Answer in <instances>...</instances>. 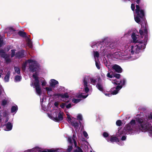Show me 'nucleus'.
<instances>
[{
    "instance_id": "obj_1",
    "label": "nucleus",
    "mask_w": 152,
    "mask_h": 152,
    "mask_svg": "<svg viewBox=\"0 0 152 152\" xmlns=\"http://www.w3.org/2000/svg\"><path fill=\"white\" fill-rule=\"evenodd\" d=\"M147 121H144L141 118L136 119V121L138 123V128L142 132L148 131L150 136L152 137V125L150 122L152 123V113L146 116Z\"/></svg>"
},
{
    "instance_id": "obj_2",
    "label": "nucleus",
    "mask_w": 152,
    "mask_h": 152,
    "mask_svg": "<svg viewBox=\"0 0 152 152\" xmlns=\"http://www.w3.org/2000/svg\"><path fill=\"white\" fill-rule=\"evenodd\" d=\"M136 9L135 11L137 16L134 17L135 21L138 23H140V21L142 24H145V38H147V28L148 26L145 17L144 11L143 10H140V7L139 5H136Z\"/></svg>"
},
{
    "instance_id": "obj_3",
    "label": "nucleus",
    "mask_w": 152,
    "mask_h": 152,
    "mask_svg": "<svg viewBox=\"0 0 152 152\" xmlns=\"http://www.w3.org/2000/svg\"><path fill=\"white\" fill-rule=\"evenodd\" d=\"M132 37L133 42L137 44H135L134 46H131V53L132 54L134 53L136 54L139 53L140 52V50L144 49L145 48L147 43L144 42L143 40L139 41L138 40H136L137 37L134 34H132Z\"/></svg>"
},
{
    "instance_id": "obj_4",
    "label": "nucleus",
    "mask_w": 152,
    "mask_h": 152,
    "mask_svg": "<svg viewBox=\"0 0 152 152\" xmlns=\"http://www.w3.org/2000/svg\"><path fill=\"white\" fill-rule=\"evenodd\" d=\"M136 122L134 120H132L126 126V130L129 132L136 131L137 129L135 127Z\"/></svg>"
},
{
    "instance_id": "obj_5",
    "label": "nucleus",
    "mask_w": 152,
    "mask_h": 152,
    "mask_svg": "<svg viewBox=\"0 0 152 152\" xmlns=\"http://www.w3.org/2000/svg\"><path fill=\"white\" fill-rule=\"evenodd\" d=\"M55 113L56 116H57V113L56 112ZM63 114H64L63 113H61V112H59L58 114V117L56 116L53 118V120L58 122L62 121L63 119Z\"/></svg>"
},
{
    "instance_id": "obj_6",
    "label": "nucleus",
    "mask_w": 152,
    "mask_h": 152,
    "mask_svg": "<svg viewBox=\"0 0 152 152\" xmlns=\"http://www.w3.org/2000/svg\"><path fill=\"white\" fill-rule=\"evenodd\" d=\"M142 24H142H142H141V28L140 29L139 31V33L140 34V35L141 36V37H143V35L145 36L144 40L143 41V42H147V40H148L147 37H148V32L147 31V38H145V31H144V30L145 29V26H143V27H142ZM143 26H144L143 25Z\"/></svg>"
},
{
    "instance_id": "obj_7",
    "label": "nucleus",
    "mask_w": 152,
    "mask_h": 152,
    "mask_svg": "<svg viewBox=\"0 0 152 152\" xmlns=\"http://www.w3.org/2000/svg\"><path fill=\"white\" fill-rule=\"evenodd\" d=\"M113 70H114L115 72L118 73H121L122 72L123 69L119 65L115 64L112 67Z\"/></svg>"
},
{
    "instance_id": "obj_8",
    "label": "nucleus",
    "mask_w": 152,
    "mask_h": 152,
    "mask_svg": "<svg viewBox=\"0 0 152 152\" xmlns=\"http://www.w3.org/2000/svg\"><path fill=\"white\" fill-rule=\"evenodd\" d=\"M66 115L69 122L72 125L74 126L75 128L77 129L79 126V124L78 122L77 121L74 122V121H72V119L70 117V116L68 114H67Z\"/></svg>"
},
{
    "instance_id": "obj_9",
    "label": "nucleus",
    "mask_w": 152,
    "mask_h": 152,
    "mask_svg": "<svg viewBox=\"0 0 152 152\" xmlns=\"http://www.w3.org/2000/svg\"><path fill=\"white\" fill-rule=\"evenodd\" d=\"M38 68V66L36 62L31 64L29 65L30 70L32 72H36Z\"/></svg>"
},
{
    "instance_id": "obj_10",
    "label": "nucleus",
    "mask_w": 152,
    "mask_h": 152,
    "mask_svg": "<svg viewBox=\"0 0 152 152\" xmlns=\"http://www.w3.org/2000/svg\"><path fill=\"white\" fill-rule=\"evenodd\" d=\"M15 55L18 58H23L24 57V51L23 50L19 51L16 53Z\"/></svg>"
},
{
    "instance_id": "obj_11",
    "label": "nucleus",
    "mask_w": 152,
    "mask_h": 152,
    "mask_svg": "<svg viewBox=\"0 0 152 152\" xmlns=\"http://www.w3.org/2000/svg\"><path fill=\"white\" fill-rule=\"evenodd\" d=\"M35 87V90L36 93L39 95L41 94V89L40 87L39 83L38 84L36 85V84L34 85Z\"/></svg>"
},
{
    "instance_id": "obj_12",
    "label": "nucleus",
    "mask_w": 152,
    "mask_h": 152,
    "mask_svg": "<svg viewBox=\"0 0 152 152\" xmlns=\"http://www.w3.org/2000/svg\"><path fill=\"white\" fill-rule=\"evenodd\" d=\"M58 83V82L55 80L53 79L50 80V85L52 87H54Z\"/></svg>"
},
{
    "instance_id": "obj_13",
    "label": "nucleus",
    "mask_w": 152,
    "mask_h": 152,
    "mask_svg": "<svg viewBox=\"0 0 152 152\" xmlns=\"http://www.w3.org/2000/svg\"><path fill=\"white\" fill-rule=\"evenodd\" d=\"M6 127L7 130L6 131H9L11 130L12 128V125L11 123L10 122H8L7 124L4 125Z\"/></svg>"
},
{
    "instance_id": "obj_14",
    "label": "nucleus",
    "mask_w": 152,
    "mask_h": 152,
    "mask_svg": "<svg viewBox=\"0 0 152 152\" xmlns=\"http://www.w3.org/2000/svg\"><path fill=\"white\" fill-rule=\"evenodd\" d=\"M32 77L34 79L35 82L34 83V85L36 84V85L38 84L39 83V81L38 77L36 74H33L32 75Z\"/></svg>"
},
{
    "instance_id": "obj_15",
    "label": "nucleus",
    "mask_w": 152,
    "mask_h": 152,
    "mask_svg": "<svg viewBox=\"0 0 152 152\" xmlns=\"http://www.w3.org/2000/svg\"><path fill=\"white\" fill-rule=\"evenodd\" d=\"M96 87L98 90L101 91L103 92L104 90V88L103 86L100 83H97Z\"/></svg>"
},
{
    "instance_id": "obj_16",
    "label": "nucleus",
    "mask_w": 152,
    "mask_h": 152,
    "mask_svg": "<svg viewBox=\"0 0 152 152\" xmlns=\"http://www.w3.org/2000/svg\"><path fill=\"white\" fill-rule=\"evenodd\" d=\"M10 71H8L7 72V73L4 78V80L5 82H8L9 81L10 78Z\"/></svg>"
},
{
    "instance_id": "obj_17",
    "label": "nucleus",
    "mask_w": 152,
    "mask_h": 152,
    "mask_svg": "<svg viewBox=\"0 0 152 152\" xmlns=\"http://www.w3.org/2000/svg\"><path fill=\"white\" fill-rule=\"evenodd\" d=\"M0 55L1 57L4 58L7 55L3 49H0Z\"/></svg>"
},
{
    "instance_id": "obj_18",
    "label": "nucleus",
    "mask_w": 152,
    "mask_h": 152,
    "mask_svg": "<svg viewBox=\"0 0 152 152\" xmlns=\"http://www.w3.org/2000/svg\"><path fill=\"white\" fill-rule=\"evenodd\" d=\"M18 34L20 36L23 37H26V33L22 31H19Z\"/></svg>"
},
{
    "instance_id": "obj_19",
    "label": "nucleus",
    "mask_w": 152,
    "mask_h": 152,
    "mask_svg": "<svg viewBox=\"0 0 152 152\" xmlns=\"http://www.w3.org/2000/svg\"><path fill=\"white\" fill-rule=\"evenodd\" d=\"M110 141L111 142H119L118 139L116 137H111L110 139Z\"/></svg>"
},
{
    "instance_id": "obj_20",
    "label": "nucleus",
    "mask_w": 152,
    "mask_h": 152,
    "mask_svg": "<svg viewBox=\"0 0 152 152\" xmlns=\"http://www.w3.org/2000/svg\"><path fill=\"white\" fill-rule=\"evenodd\" d=\"M18 110V107L17 105L13 106L11 108V112L12 113L16 112Z\"/></svg>"
},
{
    "instance_id": "obj_21",
    "label": "nucleus",
    "mask_w": 152,
    "mask_h": 152,
    "mask_svg": "<svg viewBox=\"0 0 152 152\" xmlns=\"http://www.w3.org/2000/svg\"><path fill=\"white\" fill-rule=\"evenodd\" d=\"M83 85L84 87L88 86V82L87 80V78L86 77H85L83 78Z\"/></svg>"
},
{
    "instance_id": "obj_22",
    "label": "nucleus",
    "mask_w": 152,
    "mask_h": 152,
    "mask_svg": "<svg viewBox=\"0 0 152 152\" xmlns=\"http://www.w3.org/2000/svg\"><path fill=\"white\" fill-rule=\"evenodd\" d=\"M21 77L18 75H16L15 77V82L20 81L21 80Z\"/></svg>"
},
{
    "instance_id": "obj_23",
    "label": "nucleus",
    "mask_w": 152,
    "mask_h": 152,
    "mask_svg": "<svg viewBox=\"0 0 152 152\" xmlns=\"http://www.w3.org/2000/svg\"><path fill=\"white\" fill-rule=\"evenodd\" d=\"M61 97L62 99L69 98V96L67 93H65L64 94H61Z\"/></svg>"
},
{
    "instance_id": "obj_24",
    "label": "nucleus",
    "mask_w": 152,
    "mask_h": 152,
    "mask_svg": "<svg viewBox=\"0 0 152 152\" xmlns=\"http://www.w3.org/2000/svg\"><path fill=\"white\" fill-rule=\"evenodd\" d=\"M14 70L16 73L18 74H20V68L17 66H15L14 67Z\"/></svg>"
},
{
    "instance_id": "obj_25",
    "label": "nucleus",
    "mask_w": 152,
    "mask_h": 152,
    "mask_svg": "<svg viewBox=\"0 0 152 152\" xmlns=\"http://www.w3.org/2000/svg\"><path fill=\"white\" fill-rule=\"evenodd\" d=\"M91 83L94 85H95L96 82V80L92 78H90Z\"/></svg>"
},
{
    "instance_id": "obj_26",
    "label": "nucleus",
    "mask_w": 152,
    "mask_h": 152,
    "mask_svg": "<svg viewBox=\"0 0 152 152\" xmlns=\"http://www.w3.org/2000/svg\"><path fill=\"white\" fill-rule=\"evenodd\" d=\"M6 62L7 63H9L11 62V59L9 58V56L7 55V56L4 58Z\"/></svg>"
},
{
    "instance_id": "obj_27",
    "label": "nucleus",
    "mask_w": 152,
    "mask_h": 152,
    "mask_svg": "<svg viewBox=\"0 0 152 152\" xmlns=\"http://www.w3.org/2000/svg\"><path fill=\"white\" fill-rule=\"evenodd\" d=\"M80 101V99H73L72 100V102L74 103H77L79 102Z\"/></svg>"
},
{
    "instance_id": "obj_28",
    "label": "nucleus",
    "mask_w": 152,
    "mask_h": 152,
    "mask_svg": "<svg viewBox=\"0 0 152 152\" xmlns=\"http://www.w3.org/2000/svg\"><path fill=\"white\" fill-rule=\"evenodd\" d=\"M3 44V37L0 34V47Z\"/></svg>"
},
{
    "instance_id": "obj_29",
    "label": "nucleus",
    "mask_w": 152,
    "mask_h": 152,
    "mask_svg": "<svg viewBox=\"0 0 152 152\" xmlns=\"http://www.w3.org/2000/svg\"><path fill=\"white\" fill-rule=\"evenodd\" d=\"M72 137H68L67 140L68 142L71 145H73V142H72Z\"/></svg>"
},
{
    "instance_id": "obj_30",
    "label": "nucleus",
    "mask_w": 152,
    "mask_h": 152,
    "mask_svg": "<svg viewBox=\"0 0 152 152\" xmlns=\"http://www.w3.org/2000/svg\"><path fill=\"white\" fill-rule=\"evenodd\" d=\"M88 96V95L85 96L83 95V94L81 93L80 94H79L78 96V98H82L84 99L86 98L87 96Z\"/></svg>"
},
{
    "instance_id": "obj_31",
    "label": "nucleus",
    "mask_w": 152,
    "mask_h": 152,
    "mask_svg": "<svg viewBox=\"0 0 152 152\" xmlns=\"http://www.w3.org/2000/svg\"><path fill=\"white\" fill-rule=\"evenodd\" d=\"M121 75L119 74L115 73L113 74V77H115L117 79H119Z\"/></svg>"
},
{
    "instance_id": "obj_32",
    "label": "nucleus",
    "mask_w": 152,
    "mask_h": 152,
    "mask_svg": "<svg viewBox=\"0 0 152 152\" xmlns=\"http://www.w3.org/2000/svg\"><path fill=\"white\" fill-rule=\"evenodd\" d=\"M116 124L118 126H120L122 124L121 121L120 120H118L116 121Z\"/></svg>"
},
{
    "instance_id": "obj_33",
    "label": "nucleus",
    "mask_w": 152,
    "mask_h": 152,
    "mask_svg": "<svg viewBox=\"0 0 152 152\" xmlns=\"http://www.w3.org/2000/svg\"><path fill=\"white\" fill-rule=\"evenodd\" d=\"M27 45L29 48H32L33 46L32 43L30 40H29L27 42Z\"/></svg>"
},
{
    "instance_id": "obj_34",
    "label": "nucleus",
    "mask_w": 152,
    "mask_h": 152,
    "mask_svg": "<svg viewBox=\"0 0 152 152\" xmlns=\"http://www.w3.org/2000/svg\"><path fill=\"white\" fill-rule=\"evenodd\" d=\"M7 104V101L5 99L2 101L1 104L2 106H5Z\"/></svg>"
},
{
    "instance_id": "obj_35",
    "label": "nucleus",
    "mask_w": 152,
    "mask_h": 152,
    "mask_svg": "<svg viewBox=\"0 0 152 152\" xmlns=\"http://www.w3.org/2000/svg\"><path fill=\"white\" fill-rule=\"evenodd\" d=\"M72 145H69L68 146V148L67 149V151L70 152L72 151Z\"/></svg>"
},
{
    "instance_id": "obj_36",
    "label": "nucleus",
    "mask_w": 152,
    "mask_h": 152,
    "mask_svg": "<svg viewBox=\"0 0 152 152\" xmlns=\"http://www.w3.org/2000/svg\"><path fill=\"white\" fill-rule=\"evenodd\" d=\"M11 52H12L11 53V57L12 58L15 55V50L12 49V50H11Z\"/></svg>"
},
{
    "instance_id": "obj_37",
    "label": "nucleus",
    "mask_w": 152,
    "mask_h": 152,
    "mask_svg": "<svg viewBox=\"0 0 152 152\" xmlns=\"http://www.w3.org/2000/svg\"><path fill=\"white\" fill-rule=\"evenodd\" d=\"M95 64H96V66L97 68L99 69H100V65H99V64H100L99 62H97V61H96Z\"/></svg>"
},
{
    "instance_id": "obj_38",
    "label": "nucleus",
    "mask_w": 152,
    "mask_h": 152,
    "mask_svg": "<svg viewBox=\"0 0 152 152\" xmlns=\"http://www.w3.org/2000/svg\"><path fill=\"white\" fill-rule=\"evenodd\" d=\"M94 56L97 58H98L99 56V54L97 51L94 52Z\"/></svg>"
},
{
    "instance_id": "obj_39",
    "label": "nucleus",
    "mask_w": 152,
    "mask_h": 152,
    "mask_svg": "<svg viewBox=\"0 0 152 152\" xmlns=\"http://www.w3.org/2000/svg\"><path fill=\"white\" fill-rule=\"evenodd\" d=\"M107 76L108 77L112 78H113V73L112 74H111V75H110V73H108L107 74Z\"/></svg>"
},
{
    "instance_id": "obj_40",
    "label": "nucleus",
    "mask_w": 152,
    "mask_h": 152,
    "mask_svg": "<svg viewBox=\"0 0 152 152\" xmlns=\"http://www.w3.org/2000/svg\"><path fill=\"white\" fill-rule=\"evenodd\" d=\"M126 81V80L125 78H123L120 81H121V85H122V86L125 85Z\"/></svg>"
},
{
    "instance_id": "obj_41",
    "label": "nucleus",
    "mask_w": 152,
    "mask_h": 152,
    "mask_svg": "<svg viewBox=\"0 0 152 152\" xmlns=\"http://www.w3.org/2000/svg\"><path fill=\"white\" fill-rule=\"evenodd\" d=\"M48 152H57V150L54 149H48Z\"/></svg>"
},
{
    "instance_id": "obj_42",
    "label": "nucleus",
    "mask_w": 152,
    "mask_h": 152,
    "mask_svg": "<svg viewBox=\"0 0 152 152\" xmlns=\"http://www.w3.org/2000/svg\"><path fill=\"white\" fill-rule=\"evenodd\" d=\"M78 120L82 121L83 120L82 115L80 114H79L77 116Z\"/></svg>"
},
{
    "instance_id": "obj_43",
    "label": "nucleus",
    "mask_w": 152,
    "mask_h": 152,
    "mask_svg": "<svg viewBox=\"0 0 152 152\" xmlns=\"http://www.w3.org/2000/svg\"><path fill=\"white\" fill-rule=\"evenodd\" d=\"M103 135L104 137H107L109 136V134L107 132H104L103 133Z\"/></svg>"
},
{
    "instance_id": "obj_44",
    "label": "nucleus",
    "mask_w": 152,
    "mask_h": 152,
    "mask_svg": "<svg viewBox=\"0 0 152 152\" xmlns=\"http://www.w3.org/2000/svg\"><path fill=\"white\" fill-rule=\"evenodd\" d=\"M114 54L115 56H117V57L120 56L121 54L120 52H115Z\"/></svg>"
},
{
    "instance_id": "obj_45",
    "label": "nucleus",
    "mask_w": 152,
    "mask_h": 152,
    "mask_svg": "<svg viewBox=\"0 0 152 152\" xmlns=\"http://www.w3.org/2000/svg\"><path fill=\"white\" fill-rule=\"evenodd\" d=\"M118 90L116 89V90H115L114 91H113L111 93V94H112V95H115L118 93Z\"/></svg>"
},
{
    "instance_id": "obj_46",
    "label": "nucleus",
    "mask_w": 152,
    "mask_h": 152,
    "mask_svg": "<svg viewBox=\"0 0 152 152\" xmlns=\"http://www.w3.org/2000/svg\"><path fill=\"white\" fill-rule=\"evenodd\" d=\"M122 87V85H121L120 86L118 85L116 87L115 89L116 90H118V91H119L120 89Z\"/></svg>"
},
{
    "instance_id": "obj_47",
    "label": "nucleus",
    "mask_w": 152,
    "mask_h": 152,
    "mask_svg": "<svg viewBox=\"0 0 152 152\" xmlns=\"http://www.w3.org/2000/svg\"><path fill=\"white\" fill-rule=\"evenodd\" d=\"M85 87L84 90L86 93H88L89 91V88L88 86L84 87Z\"/></svg>"
},
{
    "instance_id": "obj_48",
    "label": "nucleus",
    "mask_w": 152,
    "mask_h": 152,
    "mask_svg": "<svg viewBox=\"0 0 152 152\" xmlns=\"http://www.w3.org/2000/svg\"><path fill=\"white\" fill-rule=\"evenodd\" d=\"M61 94H55L53 95V96H57L59 97V96L61 97Z\"/></svg>"
},
{
    "instance_id": "obj_49",
    "label": "nucleus",
    "mask_w": 152,
    "mask_h": 152,
    "mask_svg": "<svg viewBox=\"0 0 152 152\" xmlns=\"http://www.w3.org/2000/svg\"><path fill=\"white\" fill-rule=\"evenodd\" d=\"M131 8L132 11H134V10L135 8V6L134 4H131Z\"/></svg>"
},
{
    "instance_id": "obj_50",
    "label": "nucleus",
    "mask_w": 152,
    "mask_h": 152,
    "mask_svg": "<svg viewBox=\"0 0 152 152\" xmlns=\"http://www.w3.org/2000/svg\"><path fill=\"white\" fill-rule=\"evenodd\" d=\"M52 92L53 91H47V93L48 95L50 97L53 96V95H52Z\"/></svg>"
},
{
    "instance_id": "obj_51",
    "label": "nucleus",
    "mask_w": 152,
    "mask_h": 152,
    "mask_svg": "<svg viewBox=\"0 0 152 152\" xmlns=\"http://www.w3.org/2000/svg\"><path fill=\"white\" fill-rule=\"evenodd\" d=\"M66 99L67 98L63 99H61V100L64 102H65L66 103H68L70 101L69 100H67Z\"/></svg>"
},
{
    "instance_id": "obj_52",
    "label": "nucleus",
    "mask_w": 152,
    "mask_h": 152,
    "mask_svg": "<svg viewBox=\"0 0 152 152\" xmlns=\"http://www.w3.org/2000/svg\"><path fill=\"white\" fill-rule=\"evenodd\" d=\"M83 134L85 137L87 138V137L88 135L87 133L86 132L84 131L83 132Z\"/></svg>"
},
{
    "instance_id": "obj_53",
    "label": "nucleus",
    "mask_w": 152,
    "mask_h": 152,
    "mask_svg": "<svg viewBox=\"0 0 152 152\" xmlns=\"http://www.w3.org/2000/svg\"><path fill=\"white\" fill-rule=\"evenodd\" d=\"M8 116V114L6 111H4L3 112V117H7Z\"/></svg>"
},
{
    "instance_id": "obj_54",
    "label": "nucleus",
    "mask_w": 152,
    "mask_h": 152,
    "mask_svg": "<svg viewBox=\"0 0 152 152\" xmlns=\"http://www.w3.org/2000/svg\"><path fill=\"white\" fill-rule=\"evenodd\" d=\"M121 83V81H115L114 82V83L116 84V85H120Z\"/></svg>"
},
{
    "instance_id": "obj_55",
    "label": "nucleus",
    "mask_w": 152,
    "mask_h": 152,
    "mask_svg": "<svg viewBox=\"0 0 152 152\" xmlns=\"http://www.w3.org/2000/svg\"><path fill=\"white\" fill-rule=\"evenodd\" d=\"M73 141L74 142V143L75 147L76 148H77V147H79V146H77V144L76 140H74Z\"/></svg>"
},
{
    "instance_id": "obj_56",
    "label": "nucleus",
    "mask_w": 152,
    "mask_h": 152,
    "mask_svg": "<svg viewBox=\"0 0 152 152\" xmlns=\"http://www.w3.org/2000/svg\"><path fill=\"white\" fill-rule=\"evenodd\" d=\"M66 104L65 103H62L60 105V106L62 108H63L65 106Z\"/></svg>"
},
{
    "instance_id": "obj_57",
    "label": "nucleus",
    "mask_w": 152,
    "mask_h": 152,
    "mask_svg": "<svg viewBox=\"0 0 152 152\" xmlns=\"http://www.w3.org/2000/svg\"><path fill=\"white\" fill-rule=\"evenodd\" d=\"M72 107V105L71 103H69L68 105H66V107L67 109H69L70 108Z\"/></svg>"
},
{
    "instance_id": "obj_58",
    "label": "nucleus",
    "mask_w": 152,
    "mask_h": 152,
    "mask_svg": "<svg viewBox=\"0 0 152 152\" xmlns=\"http://www.w3.org/2000/svg\"><path fill=\"white\" fill-rule=\"evenodd\" d=\"M28 62L29 63H33L34 62H36L35 61H34L32 59H28Z\"/></svg>"
},
{
    "instance_id": "obj_59",
    "label": "nucleus",
    "mask_w": 152,
    "mask_h": 152,
    "mask_svg": "<svg viewBox=\"0 0 152 152\" xmlns=\"http://www.w3.org/2000/svg\"><path fill=\"white\" fill-rule=\"evenodd\" d=\"M46 89L47 91H52V89L51 88L46 87Z\"/></svg>"
},
{
    "instance_id": "obj_60",
    "label": "nucleus",
    "mask_w": 152,
    "mask_h": 152,
    "mask_svg": "<svg viewBox=\"0 0 152 152\" xmlns=\"http://www.w3.org/2000/svg\"><path fill=\"white\" fill-rule=\"evenodd\" d=\"M105 95L106 96H109V97L111 96L112 95V94L111 93H106V94H105Z\"/></svg>"
},
{
    "instance_id": "obj_61",
    "label": "nucleus",
    "mask_w": 152,
    "mask_h": 152,
    "mask_svg": "<svg viewBox=\"0 0 152 152\" xmlns=\"http://www.w3.org/2000/svg\"><path fill=\"white\" fill-rule=\"evenodd\" d=\"M126 139V137L125 136H123L121 138V140H125Z\"/></svg>"
},
{
    "instance_id": "obj_62",
    "label": "nucleus",
    "mask_w": 152,
    "mask_h": 152,
    "mask_svg": "<svg viewBox=\"0 0 152 152\" xmlns=\"http://www.w3.org/2000/svg\"><path fill=\"white\" fill-rule=\"evenodd\" d=\"M59 105V104L58 102H55L54 103V105L56 107H58Z\"/></svg>"
},
{
    "instance_id": "obj_63",
    "label": "nucleus",
    "mask_w": 152,
    "mask_h": 152,
    "mask_svg": "<svg viewBox=\"0 0 152 152\" xmlns=\"http://www.w3.org/2000/svg\"><path fill=\"white\" fill-rule=\"evenodd\" d=\"M76 138V136L75 134H73L72 136V139L73 140H76L75 138Z\"/></svg>"
},
{
    "instance_id": "obj_64",
    "label": "nucleus",
    "mask_w": 152,
    "mask_h": 152,
    "mask_svg": "<svg viewBox=\"0 0 152 152\" xmlns=\"http://www.w3.org/2000/svg\"><path fill=\"white\" fill-rule=\"evenodd\" d=\"M3 71L2 70H0V77H1V75H2V73Z\"/></svg>"
}]
</instances>
